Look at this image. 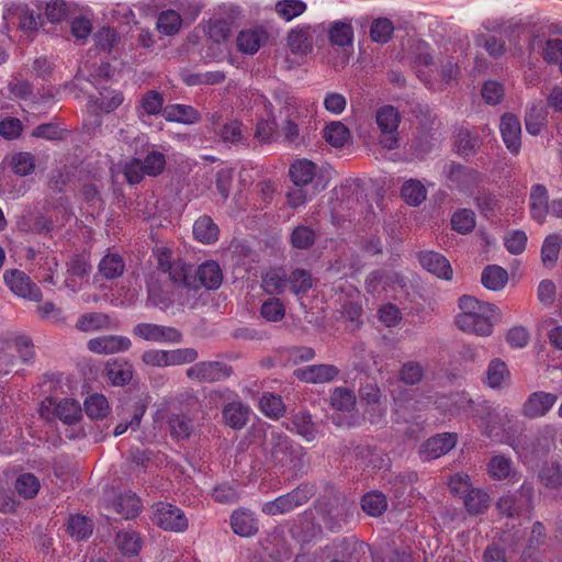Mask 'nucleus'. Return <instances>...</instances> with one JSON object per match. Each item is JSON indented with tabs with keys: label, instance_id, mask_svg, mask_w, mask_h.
<instances>
[{
	"label": "nucleus",
	"instance_id": "603ef678",
	"mask_svg": "<svg viewBox=\"0 0 562 562\" xmlns=\"http://www.w3.org/2000/svg\"><path fill=\"white\" fill-rule=\"evenodd\" d=\"M292 425L297 435L304 437L307 440L315 438V426L312 422V416L306 412H299L292 417Z\"/></svg>",
	"mask_w": 562,
	"mask_h": 562
},
{
	"label": "nucleus",
	"instance_id": "c85d7f7f",
	"mask_svg": "<svg viewBox=\"0 0 562 562\" xmlns=\"http://www.w3.org/2000/svg\"><path fill=\"white\" fill-rule=\"evenodd\" d=\"M115 327L108 314L100 312L86 313L79 316L76 328L80 331H95Z\"/></svg>",
	"mask_w": 562,
	"mask_h": 562
},
{
	"label": "nucleus",
	"instance_id": "bf43d9fd",
	"mask_svg": "<svg viewBox=\"0 0 562 562\" xmlns=\"http://www.w3.org/2000/svg\"><path fill=\"white\" fill-rule=\"evenodd\" d=\"M541 482L549 488L562 486V467L559 463L544 465L539 473Z\"/></svg>",
	"mask_w": 562,
	"mask_h": 562
},
{
	"label": "nucleus",
	"instance_id": "a211bd4d",
	"mask_svg": "<svg viewBox=\"0 0 562 562\" xmlns=\"http://www.w3.org/2000/svg\"><path fill=\"white\" fill-rule=\"evenodd\" d=\"M457 443V435L451 432H443L429 438L423 446L422 453L426 460L437 459L451 449Z\"/></svg>",
	"mask_w": 562,
	"mask_h": 562
},
{
	"label": "nucleus",
	"instance_id": "aec40b11",
	"mask_svg": "<svg viewBox=\"0 0 562 562\" xmlns=\"http://www.w3.org/2000/svg\"><path fill=\"white\" fill-rule=\"evenodd\" d=\"M419 262L427 271L438 279L450 280L452 278V268L449 261L440 254L435 251H424L419 254Z\"/></svg>",
	"mask_w": 562,
	"mask_h": 562
},
{
	"label": "nucleus",
	"instance_id": "69168bd1",
	"mask_svg": "<svg viewBox=\"0 0 562 562\" xmlns=\"http://www.w3.org/2000/svg\"><path fill=\"white\" fill-rule=\"evenodd\" d=\"M285 308L283 303L277 299L271 297L265 301L261 305V315L269 322H278L283 318Z\"/></svg>",
	"mask_w": 562,
	"mask_h": 562
},
{
	"label": "nucleus",
	"instance_id": "79ce46f5",
	"mask_svg": "<svg viewBox=\"0 0 562 562\" xmlns=\"http://www.w3.org/2000/svg\"><path fill=\"white\" fill-rule=\"evenodd\" d=\"M306 3L302 0H279L274 10L284 21L290 22L306 11Z\"/></svg>",
	"mask_w": 562,
	"mask_h": 562
},
{
	"label": "nucleus",
	"instance_id": "1a4fd4ad",
	"mask_svg": "<svg viewBox=\"0 0 562 562\" xmlns=\"http://www.w3.org/2000/svg\"><path fill=\"white\" fill-rule=\"evenodd\" d=\"M311 498L310 490L306 486H299L292 492L281 495L262 506V512L270 516L281 515L304 505Z\"/></svg>",
	"mask_w": 562,
	"mask_h": 562
},
{
	"label": "nucleus",
	"instance_id": "5fc2aeb1",
	"mask_svg": "<svg viewBox=\"0 0 562 562\" xmlns=\"http://www.w3.org/2000/svg\"><path fill=\"white\" fill-rule=\"evenodd\" d=\"M15 490L24 498H33L40 491V481L32 473H23L15 481Z\"/></svg>",
	"mask_w": 562,
	"mask_h": 562
},
{
	"label": "nucleus",
	"instance_id": "2eb2a0df",
	"mask_svg": "<svg viewBox=\"0 0 562 562\" xmlns=\"http://www.w3.org/2000/svg\"><path fill=\"white\" fill-rule=\"evenodd\" d=\"M502 138L512 154H518L521 146V125L517 116L506 113L499 123Z\"/></svg>",
	"mask_w": 562,
	"mask_h": 562
},
{
	"label": "nucleus",
	"instance_id": "6e6d98bb",
	"mask_svg": "<svg viewBox=\"0 0 562 562\" xmlns=\"http://www.w3.org/2000/svg\"><path fill=\"white\" fill-rule=\"evenodd\" d=\"M393 32V23L386 18H379L373 21L370 35L372 41L384 44L391 40Z\"/></svg>",
	"mask_w": 562,
	"mask_h": 562
},
{
	"label": "nucleus",
	"instance_id": "f03ea898",
	"mask_svg": "<svg viewBox=\"0 0 562 562\" xmlns=\"http://www.w3.org/2000/svg\"><path fill=\"white\" fill-rule=\"evenodd\" d=\"M267 458L273 465L295 472L304 468V448L280 431L272 430L266 442Z\"/></svg>",
	"mask_w": 562,
	"mask_h": 562
},
{
	"label": "nucleus",
	"instance_id": "e433bc0d",
	"mask_svg": "<svg viewBox=\"0 0 562 562\" xmlns=\"http://www.w3.org/2000/svg\"><path fill=\"white\" fill-rule=\"evenodd\" d=\"M464 506L470 515L482 514L490 506V496L480 488H471L464 496Z\"/></svg>",
	"mask_w": 562,
	"mask_h": 562
},
{
	"label": "nucleus",
	"instance_id": "864d4df0",
	"mask_svg": "<svg viewBox=\"0 0 562 562\" xmlns=\"http://www.w3.org/2000/svg\"><path fill=\"white\" fill-rule=\"evenodd\" d=\"M116 546L124 555H135L140 549V539L134 531H120L116 535Z\"/></svg>",
	"mask_w": 562,
	"mask_h": 562
},
{
	"label": "nucleus",
	"instance_id": "680f3d73",
	"mask_svg": "<svg viewBox=\"0 0 562 562\" xmlns=\"http://www.w3.org/2000/svg\"><path fill=\"white\" fill-rule=\"evenodd\" d=\"M451 225L458 233H470L475 226L474 213L467 209L456 212L451 218Z\"/></svg>",
	"mask_w": 562,
	"mask_h": 562
},
{
	"label": "nucleus",
	"instance_id": "4be33fe9",
	"mask_svg": "<svg viewBox=\"0 0 562 562\" xmlns=\"http://www.w3.org/2000/svg\"><path fill=\"white\" fill-rule=\"evenodd\" d=\"M165 99L162 94L156 90H149L145 92L136 106V114L143 122L146 117L162 114Z\"/></svg>",
	"mask_w": 562,
	"mask_h": 562
},
{
	"label": "nucleus",
	"instance_id": "dca6fc26",
	"mask_svg": "<svg viewBox=\"0 0 562 562\" xmlns=\"http://www.w3.org/2000/svg\"><path fill=\"white\" fill-rule=\"evenodd\" d=\"M532 496V488L530 486L522 485L519 491V497L516 495L502 496L496 506L501 514L507 517L519 516L524 507H528Z\"/></svg>",
	"mask_w": 562,
	"mask_h": 562
},
{
	"label": "nucleus",
	"instance_id": "de8ad7c7",
	"mask_svg": "<svg viewBox=\"0 0 562 562\" xmlns=\"http://www.w3.org/2000/svg\"><path fill=\"white\" fill-rule=\"evenodd\" d=\"M91 520L81 515L70 516L67 524V531L76 540H82L92 533Z\"/></svg>",
	"mask_w": 562,
	"mask_h": 562
},
{
	"label": "nucleus",
	"instance_id": "ddd939ff",
	"mask_svg": "<svg viewBox=\"0 0 562 562\" xmlns=\"http://www.w3.org/2000/svg\"><path fill=\"white\" fill-rule=\"evenodd\" d=\"M558 396L553 393L537 391L531 393L522 404L521 413L533 419L544 416L555 404Z\"/></svg>",
	"mask_w": 562,
	"mask_h": 562
},
{
	"label": "nucleus",
	"instance_id": "7ed1b4c3",
	"mask_svg": "<svg viewBox=\"0 0 562 562\" xmlns=\"http://www.w3.org/2000/svg\"><path fill=\"white\" fill-rule=\"evenodd\" d=\"M355 509V504L346 497L333 495L321 505V515L326 527L331 531H336L340 529L344 524L348 522Z\"/></svg>",
	"mask_w": 562,
	"mask_h": 562
},
{
	"label": "nucleus",
	"instance_id": "393cba45",
	"mask_svg": "<svg viewBox=\"0 0 562 562\" xmlns=\"http://www.w3.org/2000/svg\"><path fill=\"white\" fill-rule=\"evenodd\" d=\"M529 201L531 217L539 224H542L547 214L550 212L548 191L546 187L541 184L533 186L531 188Z\"/></svg>",
	"mask_w": 562,
	"mask_h": 562
},
{
	"label": "nucleus",
	"instance_id": "c03bdc74",
	"mask_svg": "<svg viewBox=\"0 0 562 562\" xmlns=\"http://www.w3.org/2000/svg\"><path fill=\"white\" fill-rule=\"evenodd\" d=\"M349 130L341 122H331L323 130V137L334 147H342L349 138Z\"/></svg>",
	"mask_w": 562,
	"mask_h": 562
},
{
	"label": "nucleus",
	"instance_id": "473e14b6",
	"mask_svg": "<svg viewBox=\"0 0 562 562\" xmlns=\"http://www.w3.org/2000/svg\"><path fill=\"white\" fill-rule=\"evenodd\" d=\"M113 507L123 518L131 519L139 514L142 505L135 494H123L114 501Z\"/></svg>",
	"mask_w": 562,
	"mask_h": 562
},
{
	"label": "nucleus",
	"instance_id": "bb28decb",
	"mask_svg": "<svg viewBox=\"0 0 562 562\" xmlns=\"http://www.w3.org/2000/svg\"><path fill=\"white\" fill-rule=\"evenodd\" d=\"M233 531L240 537H250L258 531V522L254 514L246 509L235 510L231 516Z\"/></svg>",
	"mask_w": 562,
	"mask_h": 562
},
{
	"label": "nucleus",
	"instance_id": "f8f14e48",
	"mask_svg": "<svg viewBox=\"0 0 562 562\" xmlns=\"http://www.w3.org/2000/svg\"><path fill=\"white\" fill-rule=\"evenodd\" d=\"M133 334L144 340L155 342H180L182 335L175 327L140 323L133 328Z\"/></svg>",
	"mask_w": 562,
	"mask_h": 562
},
{
	"label": "nucleus",
	"instance_id": "4d7b16f0",
	"mask_svg": "<svg viewBox=\"0 0 562 562\" xmlns=\"http://www.w3.org/2000/svg\"><path fill=\"white\" fill-rule=\"evenodd\" d=\"M312 286V283H262L261 288L271 294H282L289 290L293 295L305 294Z\"/></svg>",
	"mask_w": 562,
	"mask_h": 562
},
{
	"label": "nucleus",
	"instance_id": "8fccbe9b",
	"mask_svg": "<svg viewBox=\"0 0 562 562\" xmlns=\"http://www.w3.org/2000/svg\"><path fill=\"white\" fill-rule=\"evenodd\" d=\"M513 462L504 456H494L487 463V473L494 480H505L512 472Z\"/></svg>",
	"mask_w": 562,
	"mask_h": 562
},
{
	"label": "nucleus",
	"instance_id": "0e129e2a",
	"mask_svg": "<svg viewBox=\"0 0 562 562\" xmlns=\"http://www.w3.org/2000/svg\"><path fill=\"white\" fill-rule=\"evenodd\" d=\"M198 281H222L223 272L217 261L206 260L196 270Z\"/></svg>",
	"mask_w": 562,
	"mask_h": 562
},
{
	"label": "nucleus",
	"instance_id": "6ab92c4d",
	"mask_svg": "<svg viewBox=\"0 0 562 562\" xmlns=\"http://www.w3.org/2000/svg\"><path fill=\"white\" fill-rule=\"evenodd\" d=\"M268 40V33L262 27H251L241 30L236 38V45L239 52L254 55Z\"/></svg>",
	"mask_w": 562,
	"mask_h": 562
},
{
	"label": "nucleus",
	"instance_id": "39448f33",
	"mask_svg": "<svg viewBox=\"0 0 562 562\" xmlns=\"http://www.w3.org/2000/svg\"><path fill=\"white\" fill-rule=\"evenodd\" d=\"M375 122L381 132L380 143L387 149L398 147L397 128L401 122L398 111L392 105H383L375 113Z\"/></svg>",
	"mask_w": 562,
	"mask_h": 562
},
{
	"label": "nucleus",
	"instance_id": "a18cd8bd",
	"mask_svg": "<svg viewBox=\"0 0 562 562\" xmlns=\"http://www.w3.org/2000/svg\"><path fill=\"white\" fill-rule=\"evenodd\" d=\"M329 401L334 409L350 412L356 405V395L350 389L336 387L331 392Z\"/></svg>",
	"mask_w": 562,
	"mask_h": 562
},
{
	"label": "nucleus",
	"instance_id": "423d86ee",
	"mask_svg": "<svg viewBox=\"0 0 562 562\" xmlns=\"http://www.w3.org/2000/svg\"><path fill=\"white\" fill-rule=\"evenodd\" d=\"M221 283H171L169 286H176V302L180 305L194 307L200 302L205 304L210 297V292L220 288Z\"/></svg>",
	"mask_w": 562,
	"mask_h": 562
},
{
	"label": "nucleus",
	"instance_id": "c9c22d12",
	"mask_svg": "<svg viewBox=\"0 0 562 562\" xmlns=\"http://www.w3.org/2000/svg\"><path fill=\"white\" fill-rule=\"evenodd\" d=\"M547 122V111L541 104H532L527 109L525 116V126L529 134L536 136L540 134Z\"/></svg>",
	"mask_w": 562,
	"mask_h": 562
},
{
	"label": "nucleus",
	"instance_id": "49530a36",
	"mask_svg": "<svg viewBox=\"0 0 562 562\" xmlns=\"http://www.w3.org/2000/svg\"><path fill=\"white\" fill-rule=\"evenodd\" d=\"M425 374L424 366L418 361H406L398 371V379L406 385L418 384Z\"/></svg>",
	"mask_w": 562,
	"mask_h": 562
},
{
	"label": "nucleus",
	"instance_id": "7c9ffc66",
	"mask_svg": "<svg viewBox=\"0 0 562 562\" xmlns=\"http://www.w3.org/2000/svg\"><path fill=\"white\" fill-rule=\"evenodd\" d=\"M454 403L459 409H462L467 415L480 416L482 419L490 420L494 414V409L487 402H474L472 398L464 394H458Z\"/></svg>",
	"mask_w": 562,
	"mask_h": 562
},
{
	"label": "nucleus",
	"instance_id": "a878e982",
	"mask_svg": "<svg viewBox=\"0 0 562 562\" xmlns=\"http://www.w3.org/2000/svg\"><path fill=\"white\" fill-rule=\"evenodd\" d=\"M162 117L168 122L194 124L200 121L199 112L187 104H169L162 111Z\"/></svg>",
	"mask_w": 562,
	"mask_h": 562
},
{
	"label": "nucleus",
	"instance_id": "a19ab883",
	"mask_svg": "<svg viewBox=\"0 0 562 562\" xmlns=\"http://www.w3.org/2000/svg\"><path fill=\"white\" fill-rule=\"evenodd\" d=\"M509 379V370L504 361L498 358L493 359L486 371V383L492 389H499L506 380Z\"/></svg>",
	"mask_w": 562,
	"mask_h": 562
},
{
	"label": "nucleus",
	"instance_id": "58836bf2",
	"mask_svg": "<svg viewBox=\"0 0 562 562\" xmlns=\"http://www.w3.org/2000/svg\"><path fill=\"white\" fill-rule=\"evenodd\" d=\"M361 507L372 517H380L387 509V501L381 492H370L362 496Z\"/></svg>",
	"mask_w": 562,
	"mask_h": 562
},
{
	"label": "nucleus",
	"instance_id": "b1692460",
	"mask_svg": "<svg viewBox=\"0 0 562 562\" xmlns=\"http://www.w3.org/2000/svg\"><path fill=\"white\" fill-rule=\"evenodd\" d=\"M249 406L238 401L226 404L222 411L225 424L233 429L244 428L249 419Z\"/></svg>",
	"mask_w": 562,
	"mask_h": 562
},
{
	"label": "nucleus",
	"instance_id": "37998d69",
	"mask_svg": "<svg viewBox=\"0 0 562 562\" xmlns=\"http://www.w3.org/2000/svg\"><path fill=\"white\" fill-rule=\"evenodd\" d=\"M182 18L175 10L162 11L157 19V30L165 35H173L180 31Z\"/></svg>",
	"mask_w": 562,
	"mask_h": 562
},
{
	"label": "nucleus",
	"instance_id": "09e8293b",
	"mask_svg": "<svg viewBox=\"0 0 562 562\" xmlns=\"http://www.w3.org/2000/svg\"><path fill=\"white\" fill-rule=\"evenodd\" d=\"M225 78V74L220 70L183 75V81L188 86L217 85L223 82Z\"/></svg>",
	"mask_w": 562,
	"mask_h": 562
},
{
	"label": "nucleus",
	"instance_id": "6e6552de",
	"mask_svg": "<svg viewBox=\"0 0 562 562\" xmlns=\"http://www.w3.org/2000/svg\"><path fill=\"white\" fill-rule=\"evenodd\" d=\"M497 316L495 305L490 310L477 311L469 316H456V324L462 331L472 333L477 336H490L493 329V318Z\"/></svg>",
	"mask_w": 562,
	"mask_h": 562
},
{
	"label": "nucleus",
	"instance_id": "3c124183",
	"mask_svg": "<svg viewBox=\"0 0 562 562\" xmlns=\"http://www.w3.org/2000/svg\"><path fill=\"white\" fill-rule=\"evenodd\" d=\"M85 412L92 419H101L109 412V403L105 396L93 394L85 401Z\"/></svg>",
	"mask_w": 562,
	"mask_h": 562
},
{
	"label": "nucleus",
	"instance_id": "052dcab7",
	"mask_svg": "<svg viewBox=\"0 0 562 562\" xmlns=\"http://www.w3.org/2000/svg\"><path fill=\"white\" fill-rule=\"evenodd\" d=\"M315 232L304 225L295 227L291 234V244L297 249H307L315 243Z\"/></svg>",
	"mask_w": 562,
	"mask_h": 562
},
{
	"label": "nucleus",
	"instance_id": "5701e85b",
	"mask_svg": "<svg viewBox=\"0 0 562 562\" xmlns=\"http://www.w3.org/2000/svg\"><path fill=\"white\" fill-rule=\"evenodd\" d=\"M166 284L167 283H147V301L150 305L166 310L176 303V286Z\"/></svg>",
	"mask_w": 562,
	"mask_h": 562
},
{
	"label": "nucleus",
	"instance_id": "72a5a7b5",
	"mask_svg": "<svg viewBox=\"0 0 562 562\" xmlns=\"http://www.w3.org/2000/svg\"><path fill=\"white\" fill-rule=\"evenodd\" d=\"M562 246V237L558 234L547 236L541 246V261L546 267L552 268L558 261Z\"/></svg>",
	"mask_w": 562,
	"mask_h": 562
},
{
	"label": "nucleus",
	"instance_id": "9b49d317",
	"mask_svg": "<svg viewBox=\"0 0 562 562\" xmlns=\"http://www.w3.org/2000/svg\"><path fill=\"white\" fill-rule=\"evenodd\" d=\"M210 127L223 143L239 145L245 140L244 125L238 120L222 123V114L215 112L210 116Z\"/></svg>",
	"mask_w": 562,
	"mask_h": 562
},
{
	"label": "nucleus",
	"instance_id": "f257e3e1",
	"mask_svg": "<svg viewBox=\"0 0 562 562\" xmlns=\"http://www.w3.org/2000/svg\"><path fill=\"white\" fill-rule=\"evenodd\" d=\"M3 24L0 31L10 35L11 32H19L21 37L33 40L40 27L43 25L41 13L30 8L26 3H7L2 13Z\"/></svg>",
	"mask_w": 562,
	"mask_h": 562
},
{
	"label": "nucleus",
	"instance_id": "ea45409f",
	"mask_svg": "<svg viewBox=\"0 0 562 562\" xmlns=\"http://www.w3.org/2000/svg\"><path fill=\"white\" fill-rule=\"evenodd\" d=\"M55 415L65 424L74 425L81 417V407L79 402L65 398L55 407Z\"/></svg>",
	"mask_w": 562,
	"mask_h": 562
},
{
	"label": "nucleus",
	"instance_id": "0eeeda50",
	"mask_svg": "<svg viewBox=\"0 0 562 562\" xmlns=\"http://www.w3.org/2000/svg\"><path fill=\"white\" fill-rule=\"evenodd\" d=\"M325 27L322 24H303L292 29L286 36L288 47L294 55L304 56L313 50L314 36L323 34Z\"/></svg>",
	"mask_w": 562,
	"mask_h": 562
},
{
	"label": "nucleus",
	"instance_id": "4c0bfd02",
	"mask_svg": "<svg viewBox=\"0 0 562 562\" xmlns=\"http://www.w3.org/2000/svg\"><path fill=\"white\" fill-rule=\"evenodd\" d=\"M401 194L407 204L417 206L426 200L427 190L419 180L409 179L403 184Z\"/></svg>",
	"mask_w": 562,
	"mask_h": 562
},
{
	"label": "nucleus",
	"instance_id": "13d9d810",
	"mask_svg": "<svg viewBox=\"0 0 562 562\" xmlns=\"http://www.w3.org/2000/svg\"><path fill=\"white\" fill-rule=\"evenodd\" d=\"M142 165L147 176L156 177L165 169V155L158 150H150L142 160Z\"/></svg>",
	"mask_w": 562,
	"mask_h": 562
},
{
	"label": "nucleus",
	"instance_id": "9d476101",
	"mask_svg": "<svg viewBox=\"0 0 562 562\" xmlns=\"http://www.w3.org/2000/svg\"><path fill=\"white\" fill-rule=\"evenodd\" d=\"M154 522L168 531L180 532L188 528V519L183 512L169 503H158L155 505Z\"/></svg>",
	"mask_w": 562,
	"mask_h": 562
},
{
	"label": "nucleus",
	"instance_id": "338daca9",
	"mask_svg": "<svg viewBox=\"0 0 562 562\" xmlns=\"http://www.w3.org/2000/svg\"><path fill=\"white\" fill-rule=\"evenodd\" d=\"M277 133V122L276 117H259L256 130L255 137L260 142H271Z\"/></svg>",
	"mask_w": 562,
	"mask_h": 562
},
{
	"label": "nucleus",
	"instance_id": "cd10ccee",
	"mask_svg": "<svg viewBox=\"0 0 562 562\" xmlns=\"http://www.w3.org/2000/svg\"><path fill=\"white\" fill-rule=\"evenodd\" d=\"M327 33L331 45L346 47L353 44V27L349 20L334 21Z\"/></svg>",
	"mask_w": 562,
	"mask_h": 562
},
{
	"label": "nucleus",
	"instance_id": "e2e57ef3",
	"mask_svg": "<svg viewBox=\"0 0 562 562\" xmlns=\"http://www.w3.org/2000/svg\"><path fill=\"white\" fill-rule=\"evenodd\" d=\"M11 166L14 173L24 177L34 171L35 158L30 153H18L12 157Z\"/></svg>",
	"mask_w": 562,
	"mask_h": 562
},
{
	"label": "nucleus",
	"instance_id": "774afa93",
	"mask_svg": "<svg viewBox=\"0 0 562 562\" xmlns=\"http://www.w3.org/2000/svg\"><path fill=\"white\" fill-rule=\"evenodd\" d=\"M542 57L548 64H558L562 59V40L550 38L544 42Z\"/></svg>",
	"mask_w": 562,
	"mask_h": 562
},
{
	"label": "nucleus",
	"instance_id": "c756f323",
	"mask_svg": "<svg viewBox=\"0 0 562 562\" xmlns=\"http://www.w3.org/2000/svg\"><path fill=\"white\" fill-rule=\"evenodd\" d=\"M317 166L307 159L294 161L289 170L290 178L296 187L310 184L316 176Z\"/></svg>",
	"mask_w": 562,
	"mask_h": 562
},
{
	"label": "nucleus",
	"instance_id": "20e7f679",
	"mask_svg": "<svg viewBox=\"0 0 562 562\" xmlns=\"http://www.w3.org/2000/svg\"><path fill=\"white\" fill-rule=\"evenodd\" d=\"M233 374V368L223 361H200L193 363L186 371L189 380L199 383H214L223 381Z\"/></svg>",
	"mask_w": 562,
	"mask_h": 562
},
{
	"label": "nucleus",
	"instance_id": "412c9836",
	"mask_svg": "<svg viewBox=\"0 0 562 562\" xmlns=\"http://www.w3.org/2000/svg\"><path fill=\"white\" fill-rule=\"evenodd\" d=\"M105 378L115 386H124L133 378V366L124 359L109 360L104 367Z\"/></svg>",
	"mask_w": 562,
	"mask_h": 562
},
{
	"label": "nucleus",
	"instance_id": "f3484780",
	"mask_svg": "<svg viewBox=\"0 0 562 562\" xmlns=\"http://www.w3.org/2000/svg\"><path fill=\"white\" fill-rule=\"evenodd\" d=\"M132 342L124 336H101L88 341V349L94 353L109 355L125 351L130 349Z\"/></svg>",
	"mask_w": 562,
	"mask_h": 562
},
{
	"label": "nucleus",
	"instance_id": "4468645a",
	"mask_svg": "<svg viewBox=\"0 0 562 562\" xmlns=\"http://www.w3.org/2000/svg\"><path fill=\"white\" fill-rule=\"evenodd\" d=\"M339 370L333 364H313L294 370V376L306 383H327L338 375Z\"/></svg>",
	"mask_w": 562,
	"mask_h": 562
},
{
	"label": "nucleus",
	"instance_id": "2f4dec72",
	"mask_svg": "<svg viewBox=\"0 0 562 562\" xmlns=\"http://www.w3.org/2000/svg\"><path fill=\"white\" fill-rule=\"evenodd\" d=\"M220 229L213 220L203 215L200 216L193 225L194 237L203 244H213L218 239Z\"/></svg>",
	"mask_w": 562,
	"mask_h": 562
},
{
	"label": "nucleus",
	"instance_id": "f704fd0d",
	"mask_svg": "<svg viewBox=\"0 0 562 562\" xmlns=\"http://www.w3.org/2000/svg\"><path fill=\"white\" fill-rule=\"evenodd\" d=\"M125 269L123 258L117 254L105 255L99 263V272L105 279L120 278Z\"/></svg>",
	"mask_w": 562,
	"mask_h": 562
}]
</instances>
